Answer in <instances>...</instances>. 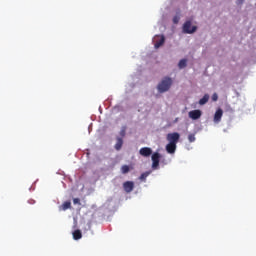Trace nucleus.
Listing matches in <instances>:
<instances>
[{
    "instance_id": "nucleus-1",
    "label": "nucleus",
    "mask_w": 256,
    "mask_h": 256,
    "mask_svg": "<svg viewBox=\"0 0 256 256\" xmlns=\"http://www.w3.org/2000/svg\"><path fill=\"white\" fill-rule=\"evenodd\" d=\"M172 85H173V80L170 77H165L158 84L157 89L160 93H167V91L171 89Z\"/></svg>"
},
{
    "instance_id": "nucleus-2",
    "label": "nucleus",
    "mask_w": 256,
    "mask_h": 256,
    "mask_svg": "<svg viewBox=\"0 0 256 256\" xmlns=\"http://www.w3.org/2000/svg\"><path fill=\"white\" fill-rule=\"evenodd\" d=\"M168 143H172L177 145L179 143V139H181V135L178 132L169 133L166 136Z\"/></svg>"
},
{
    "instance_id": "nucleus-3",
    "label": "nucleus",
    "mask_w": 256,
    "mask_h": 256,
    "mask_svg": "<svg viewBox=\"0 0 256 256\" xmlns=\"http://www.w3.org/2000/svg\"><path fill=\"white\" fill-rule=\"evenodd\" d=\"M153 43L155 49H159L165 45V36L164 35H155L153 38Z\"/></svg>"
},
{
    "instance_id": "nucleus-4",
    "label": "nucleus",
    "mask_w": 256,
    "mask_h": 256,
    "mask_svg": "<svg viewBox=\"0 0 256 256\" xmlns=\"http://www.w3.org/2000/svg\"><path fill=\"white\" fill-rule=\"evenodd\" d=\"M197 31V26H191V21L188 20L183 25V32L191 35Z\"/></svg>"
},
{
    "instance_id": "nucleus-5",
    "label": "nucleus",
    "mask_w": 256,
    "mask_h": 256,
    "mask_svg": "<svg viewBox=\"0 0 256 256\" xmlns=\"http://www.w3.org/2000/svg\"><path fill=\"white\" fill-rule=\"evenodd\" d=\"M161 159V154L159 152H155L152 154V169H157L159 167V161Z\"/></svg>"
},
{
    "instance_id": "nucleus-6",
    "label": "nucleus",
    "mask_w": 256,
    "mask_h": 256,
    "mask_svg": "<svg viewBox=\"0 0 256 256\" xmlns=\"http://www.w3.org/2000/svg\"><path fill=\"white\" fill-rule=\"evenodd\" d=\"M202 112L201 110H192L188 113V117L193 119V121H197V119H201Z\"/></svg>"
},
{
    "instance_id": "nucleus-7",
    "label": "nucleus",
    "mask_w": 256,
    "mask_h": 256,
    "mask_svg": "<svg viewBox=\"0 0 256 256\" xmlns=\"http://www.w3.org/2000/svg\"><path fill=\"white\" fill-rule=\"evenodd\" d=\"M123 189L126 193H131L135 189V183L133 181H126L123 183Z\"/></svg>"
},
{
    "instance_id": "nucleus-8",
    "label": "nucleus",
    "mask_w": 256,
    "mask_h": 256,
    "mask_svg": "<svg viewBox=\"0 0 256 256\" xmlns=\"http://www.w3.org/2000/svg\"><path fill=\"white\" fill-rule=\"evenodd\" d=\"M139 154L142 157H151V155H153V150L149 147H143L139 150Z\"/></svg>"
},
{
    "instance_id": "nucleus-9",
    "label": "nucleus",
    "mask_w": 256,
    "mask_h": 256,
    "mask_svg": "<svg viewBox=\"0 0 256 256\" xmlns=\"http://www.w3.org/2000/svg\"><path fill=\"white\" fill-rule=\"evenodd\" d=\"M223 117V109L219 108L214 114V123H221Z\"/></svg>"
},
{
    "instance_id": "nucleus-10",
    "label": "nucleus",
    "mask_w": 256,
    "mask_h": 256,
    "mask_svg": "<svg viewBox=\"0 0 256 256\" xmlns=\"http://www.w3.org/2000/svg\"><path fill=\"white\" fill-rule=\"evenodd\" d=\"M166 151H167V153H170V155H173V153H175V151H177V144H173V143L169 142L166 145Z\"/></svg>"
},
{
    "instance_id": "nucleus-11",
    "label": "nucleus",
    "mask_w": 256,
    "mask_h": 256,
    "mask_svg": "<svg viewBox=\"0 0 256 256\" xmlns=\"http://www.w3.org/2000/svg\"><path fill=\"white\" fill-rule=\"evenodd\" d=\"M73 239L75 241H79V239H81L83 237V233H81V230H75L73 233Z\"/></svg>"
},
{
    "instance_id": "nucleus-12",
    "label": "nucleus",
    "mask_w": 256,
    "mask_h": 256,
    "mask_svg": "<svg viewBox=\"0 0 256 256\" xmlns=\"http://www.w3.org/2000/svg\"><path fill=\"white\" fill-rule=\"evenodd\" d=\"M209 102V94H205L200 100L199 105H205Z\"/></svg>"
},
{
    "instance_id": "nucleus-13",
    "label": "nucleus",
    "mask_w": 256,
    "mask_h": 256,
    "mask_svg": "<svg viewBox=\"0 0 256 256\" xmlns=\"http://www.w3.org/2000/svg\"><path fill=\"white\" fill-rule=\"evenodd\" d=\"M123 147V139L122 138H118L116 145H115V149L116 151H120V149Z\"/></svg>"
},
{
    "instance_id": "nucleus-14",
    "label": "nucleus",
    "mask_w": 256,
    "mask_h": 256,
    "mask_svg": "<svg viewBox=\"0 0 256 256\" xmlns=\"http://www.w3.org/2000/svg\"><path fill=\"white\" fill-rule=\"evenodd\" d=\"M179 69H185L187 67V59H182L178 63Z\"/></svg>"
},
{
    "instance_id": "nucleus-15",
    "label": "nucleus",
    "mask_w": 256,
    "mask_h": 256,
    "mask_svg": "<svg viewBox=\"0 0 256 256\" xmlns=\"http://www.w3.org/2000/svg\"><path fill=\"white\" fill-rule=\"evenodd\" d=\"M129 171H131V168L128 165H123L121 167V173H123V175H127V173H129Z\"/></svg>"
},
{
    "instance_id": "nucleus-16",
    "label": "nucleus",
    "mask_w": 256,
    "mask_h": 256,
    "mask_svg": "<svg viewBox=\"0 0 256 256\" xmlns=\"http://www.w3.org/2000/svg\"><path fill=\"white\" fill-rule=\"evenodd\" d=\"M63 211H67V209H71V202L66 201L62 204Z\"/></svg>"
},
{
    "instance_id": "nucleus-17",
    "label": "nucleus",
    "mask_w": 256,
    "mask_h": 256,
    "mask_svg": "<svg viewBox=\"0 0 256 256\" xmlns=\"http://www.w3.org/2000/svg\"><path fill=\"white\" fill-rule=\"evenodd\" d=\"M149 177V172H144L140 175L139 179L140 181H145Z\"/></svg>"
},
{
    "instance_id": "nucleus-18",
    "label": "nucleus",
    "mask_w": 256,
    "mask_h": 256,
    "mask_svg": "<svg viewBox=\"0 0 256 256\" xmlns=\"http://www.w3.org/2000/svg\"><path fill=\"white\" fill-rule=\"evenodd\" d=\"M188 141H189V143H195V141H196L195 134H189Z\"/></svg>"
},
{
    "instance_id": "nucleus-19",
    "label": "nucleus",
    "mask_w": 256,
    "mask_h": 256,
    "mask_svg": "<svg viewBox=\"0 0 256 256\" xmlns=\"http://www.w3.org/2000/svg\"><path fill=\"white\" fill-rule=\"evenodd\" d=\"M73 203L74 205H81V200L79 198H74Z\"/></svg>"
},
{
    "instance_id": "nucleus-20",
    "label": "nucleus",
    "mask_w": 256,
    "mask_h": 256,
    "mask_svg": "<svg viewBox=\"0 0 256 256\" xmlns=\"http://www.w3.org/2000/svg\"><path fill=\"white\" fill-rule=\"evenodd\" d=\"M173 23H175V24L179 23V18H178V16H175V17L173 18Z\"/></svg>"
},
{
    "instance_id": "nucleus-21",
    "label": "nucleus",
    "mask_w": 256,
    "mask_h": 256,
    "mask_svg": "<svg viewBox=\"0 0 256 256\" xmlns=\"http://www.w3.org/2000/svg\"><path fill=\"white\" fill-rule=\"evenodd\" d=\"M217 99H219V97L217 96V94H213V96H212V101H217Z\"/></svg>"
},
{
    "instance_id": "nucleus-22",
    "label": "nucleus",
    "mask_w": 256,
    "mask_h": 256,
    "mask_svg": "<svg viewBox=\"0 0 256 256\" xmlns=\"http://www.w3.org/2000/svg\"><path fill=\"white\" fill-rule=\"evenodd\" d=\"M120 135H121L122 137H125V130H121V131H120Z\"/></svg>"
},
{
    "instance_id": "nucleus-23",
    "label": "nucleus",
    "mask_w": 256,
    "mask_h": 256,
    "mask_svg": "<svg viewBox=\"0 0 256 256\" xmlns=\"http://www.w3.org/2000/svg\"><path fill=\"white\" fill-rule=\"evenodd\" d=\"M179 118H175L174 123H178Z\"/></svg>"
},
{
    "instance_id": "nucleus-24",
    "label": "nucleus",
    "mask_w": 256,
    "mask_h": 256,
    "mask_svg": "<svg viewBox=\"0 0 256 256\" xmlns=\"http://www.w3.org/2000/svg\"><path fill=\"white\" fill-rule=\"evenodd\" d=\"M241 2H243V0H240Z\"/></svg>"
}]
</instances>
